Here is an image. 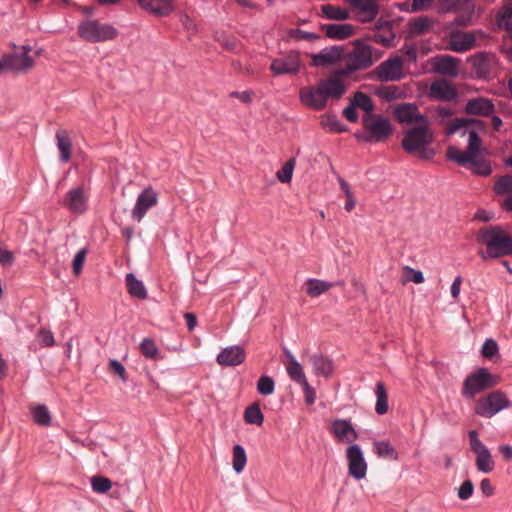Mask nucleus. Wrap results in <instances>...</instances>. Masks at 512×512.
I'll return each mask as SVG.
<instances>
[{
  "label": "nucleus",
  "mask_w": 512,
  "mask_h": 512,
  "mask_svg": "<svg viewBox=\"0 0 512 512\" xmlns=\"http://www.w3.org/2000/svg\"><path fill=\"white\" fill-rule=\"evenodd\" d=\"M347 90V84L332 71L326 78L320 79L313 86L300 89L299 97L303 105L313 110H323L329 99H340Z\"/></svg>",
  "instance_id": "1"
},
{
  "label": "nucleus",
  "mask_w": 512,
  "mask_h": 512,
  "mask_svg": "<svg viewBox=\"0 0 512 512\" xmlns=\"http://www.w3.org/2000/svg\"><path fill=\"white\" fill-rule=\"evenodd\" d=\"M383 51L374 48L365 40H355L353 47L348 52L344 51L343 61L345 65L333 71L342 81L350 78L353 74L371 68L375 62L381 59Z\"/></svg>",
  "instance_id": "2"
},
{
  "label": "nucleus",
  "mask_w": 512,
  "mask_h": 512,
  "mask_svg": "<svg viewBox=\"0 0 512 512\" xmlns=\"http://www.w3.org/2000/svg\"><path fill=\"white\" fill-rule=\"evenodd\" d=\"M478 240L486 246V255L482 254L483 259L512 255V237L499 227L480 229Z\"/></svg>",
  "instance_id": "3"
},
{
  "label": "nucleus",
  "mask_w": 512,
  "mask_h": 512,
  "mask_svg": "<svg viewBox=\"0 0 512 512\" xmlns=\"http://www.w3.org/2000/svg\"><path fill=\"white\" fill-rule=\"evenodd\" d=\"M498 384V375L493 374L487 367H477L463 380L461 396L467 400L474 399L476 395L492 389Z\"/></svg>",
  "instance_id": "4"
},
{
  "label": "nucleus",
  "mask_w": 512,
  "mask_h": 512,
  "mask_svg": "<svg viewBox=\"0 0 512 512\" xmlns=\"http://www.w3.org/2000/svg\"><path fill=\"white\" fill-rule=\"evenodd\" d=\"M432 140L433 136L428 129V123L416 125L406 131L402 139V147L410 154H417L422 159H430L434 156V151L427 146Z\"/></svg>",
  "instance_id": "5"
},
{
  "label": "nucleus",
  "mask_w": 512,
  "mask_h": 512,
  "mask_svg": "<svg viewBox=\"0 0 512 512\" xmlns=\"http://www.w3.org/2000/svg\"><path fill=\"white\" fill-rule=\"evenodd\" d=\"M512 408V401L502 390H494L479 398L474 413L482 418H492L503 410Z\"/></svg>",
  "instance_id": "6"
},
{
  "label": "nucleus",
  "mask_w": 512,
  "mask_h": 512,
  "mask_svg": "<svg viewBox=\"0 0 512 512\" xmlns=\"http://www.w3.org/2000/svg\"><path fill=\"white\" fill-rule=\"evenodd\" d=\"M363 126L366 133L361 139L366 142H383L392 133L389 120L378 114H366L363 117Z\"/></svg>",
  "instance_id": "7"
},
{
  "label": "nucleus",
  "mask_w": 512,
  "mask_h": 512,
  "mask_svg": "<svg viewBox=\"0 0 512 512\" xmlns=\"http://www.w3.org/2000/svg\"><path fill=\"white\" fill-rule=\"evenodd\" d=\"M79 35L90 42H102L116 37L115 28L96 20H87L79 25Z\"/></svg>",
  "instance_id": "8"
},
{
  "label": "nucleus",
  "mask_w": 512,
  "mask_h": 512,
  "mask_svg": "<svg viewBox=\"0 0 512 512\" xmlns=\"http://www.w3.org/2000/svg\"><path fill=\"white\" fill-rule=\"evenodd\" d=\"M470 449L476 454V468L481 473H490L494 468L492 454L489 448L480 440L477 430H469Z\"/></svg>",
  "instance_id": "9"
},
{
  "label": "nucleus",
  "mask_w": 512,
  "mask_h": 512,
  "mask_svg": "<svg viewBox=\"0 0 512 512\" xmlns=\"http://www.w3.org/2000/svg\"><path fill=\"white\" fill-rule=\"evenodd\" d=\"M346 459L349 476L358 481L364 479L367 474V462L359 444L352 443L346 448Z\"/></svg>",
  "instance_id": "10"
},
{
  "label": "nucleus",
  "mask_w": 512,
  "mask_h": 512,
  "mask_svg": "<svg viewBox=\"0 0 512 512\" xmlns=\"http://www.w3.org/2000/svg\"><path fill=\"white\" fill-rule=\"evenodd\" d=\"M482 141L476 131L471 130L469 132V141L467 150L465 152L460 151L454 146H450L447 149V158L449 160L457 162L461 166H467L468 162L472 160L474 156H479L481 150Z\"/></svg>",
  "instance_id": "11"
},
{
  "label": "nucleus",
  "mask_w": 512,
  "mask_h": 512,
  "mask_svg": "<svg viewBox=\"0 0 512 512\" xmlns=\"http://www.w3.org/2000/svg\"><path fill=\"white\" fill-rule=\"evenodd\" d=\"M30 51L31 47L24 45L15 49L13 53L5 55L7 69L17 73L30 70L34 65V60L29 55Z\"/></svg>",
  "instance_id": "12"
},
{
  "label": "nucleus",
  "mask_w": 512,
  "mask_h": 512,
  "mask_svg": "<svg viewBox=\"0 0 512 512\" xmlns=\"http://www.w3.org/2000/svg\"><path fill=\"white\" fill-rule=\"evenodd\" d=\"M300 69V54L296 51H290L282 57L273 59L270 65V70L274 76L297 74Z\"/></svg>",
  "instance_id": "13"
},
{
  "label": "nucleus",
  "mask_w": 512,
  "mask_h": 512,
  "mask_svg": "<svg viewBox=\"0 0 512 512\" xmlns=\"http://www.w3.org/2000/svg\"><path fill=\"white\" fill-rule=\"evenodd\" d=\"M473 72L478 78H489L496 71V56L489 52H479L469 58Z\"/></svg>",
  "instance_id": "14"
},
{
  "label": "nucleus",
  "mask_w": 512,
  "mask_h": 512,
  "mask_svg": "<svg viewBox=\"0 0 512 512\" xmlns=\"http://www.w3.org/2000/svg\"><path fill=\"white\" fill-rule=\"evenodd\" d=\"M377 78L381 81H398L403 77V60L400 56L390 57L375 69Z\"/></svg>",
  "instance_id": "15"
},
{
  "label": "nucleus",
  "mask_w": 512,
  "mask_h": 512,
  "mask_svg": "<svg viewBox=\"0 0 512 512\" xmlns=\"http://www.w3.org/2000/svg\"><path fill=\"white\" fill-rule=\"evenodd\" d=\"M311 66L328 67L333 66L344 58V48L342 46H331L322 49L319 53L311 54Z\"/></svg>",
  "instance_id": "16"
},
{
  "label": "nucleus",
  "mask_w": 512,
  "mask_h": 512,
  "mask_svg": "<svg viewBox=\"0 0 512 512\" xmlns=\"http://www.w3.org/2000/svg\"><path fill=\"white\" fill-rule=\"evenodd\" d=\"M350 6L355 18L366 23L373 21L378 14V5L375 0H345Z\"/></svg>",
  "instance_id": "17"
},
{
  "label": "nucleus",
  "mask_w": 512,
  "mask_h": 512,
  "mask_svg": "<svg viewBox=\"0 0 512 512\" xmlns=\"http://www.w3.org/2000/svg\"><path fill=\"white\" fill-rule=\"evenodd\" d=\"M158 202V195L152 187L145 188L137 197L134 208L132 209V218L140 222L147 211L154 207Z\"/></svg>",
  "instance_id": "18"
},
{
  "label": "nucleus",
  "mask_w": 512,
  "mask_h": 512,
  "mask_svg": "<svg viewBox=\"0 0 512 512\" xmlns=\"http://www.w3.org/2000/svg\"><path fill=\"white\" fill-rule=\"evenodd\" d=\"M330 433L340 442L351 443L358 439L359 433L355 430L350 419L336 418L331 422Z\"/></svg>",
  "instance_id": "19"
},
{
  "label": "nucleus",
  "mask_w": 512,
  "mask_h": 512,
  "mask_svg": "<svg viewBox=\"0 0 512 512\" xmlns=\"http://www.w3.org/2000/svg\"><path fill=\"white\" fill-rule=\"evenodd\" d=\"M246 359L245 350L239 345L223 348L216 356V362L223 367H235Z\"/></svg>",
  "instance_id": "20"
},
{
  "label": "nucleus",
  "mask_w": 512,
  "mask_h": 512,
  "mask_svg": "<svg viewBox=\"0 0 512 512\" xmlns=\"http://www.w3.org/2000/svg\"><path fill=\"white\" fill-rule=\"evenodd\" d=\"M88 195L83 187L70 189L64 200L63 205L72 213L81 214L87 209Z\"/></svg>",
  "instance_id": "21"
},
{
  "label": "nucleus",
  "mask_w": 512,
  "mask_h": 512,
  "mask_svg": "<svg viewBox=\"0 0 512 512\" xmlns=\"http://www.w3.org/2000/svg\"><path fill=\"white\" fill-rule=\"evenodd\" d=\"M447 45L450 50L463 53L476 46V37L473 32L452 31Z\"/></svg>",
  "instance_id": "22"
},
{
  "label": "nucleus",
  "mask_w": 512,
  "mask_h": 512,
  "mask_svg": "<svg viewBox=\"0 0 512 512\" xmlns=\"http://www.w3.org/2000/svg\"><path fill=\"white\" fill-rule=\"evenodd\" d=\"M395 117L400 123L417 125L427 124V119L421 115L413 104H402L395 109Z\"/></svg>",
  "instance_id": "23"
},
{
  "label": "nucleus",
  "mask_w": 512,
  "mask_h": 512,
  "mask_svg": "<svg viewBox=\"0 0 512 512\" xmlns=\"http://www.w3.org/2000/svg\"><path fill=\"white\" fill-rule=\"evenodd\" d=\"M495 110L494 104L490 99L477 97L469 99L465 106V112L468 115L490 116Z\"/></svg>",
  "instance_id": "24"
},
{
  "label": "nucleus",
  "mask_w": 512,
  "mask_h": 512,
  "mask_svg": "<svg viewBox=\"0 0 512 512\" xmlns=\"http://www.w3.org/2000/svg\"><path fill=\"white\" fill-rule=\"evenodd\" d=\"M321 30L328 38L344 40L355 34V27L352 24H322Z\"/></svg>",
  "instance_id": "25"
},
{
  "label": "nucleus",
  "mask_w": 512,
  "mask_h": 512,
  "mask_svg": "<svg viewBox=\"0 0 512 512\" xmlns=\"http://www.w3.org/2000/svg\"><path fill=\"white\" fill-rule=\"evenodd\" d=\"M459 62L452 56L442 55L435 59L434 68L441 75L456 77L459 73Z\"/></svg>",
  "instance_id": "26"
},
{
  "label": "nucleus",
  "mask_w": 512,
  "mask_h": 512,
  "mask_svg": "<svg viewBox=\"0 0 512 512\" xmlns=\"http://www.w3.org/2000/svg\"><path fill=\"white\" fill-rule=\"evenodd\" d=\"M457 93L451 83L446 80L435 81L430 86V96L443 101L455 99Z\"/></svg>",
  "instance_id": "27"
},
{
  "label": "nucleus",
  "mask_w": 512,
  "mask_h": 512,
  "mask_svg": "<svg viewBox=\"0 0 512 512\" xmlns=\"http://www.w3.org/2000/svg\"><path fill=\"white\" fill-rule=\"evenodd\" d=\"M314 372L318 376L329 377L334 370V363L331 358L321 353L313 354L310 357Z\"/></svg>",
  "instance_id": "28"
},
{
  "label": "nucleus",
  "mask_w": 512,
  "mask_h": 512,
  "mask_svg": "<svg viewBox=\"0 0 512 512\" xmlns=\"http://www.w3.org/2000/svg\"><path fill=\"white\" fill-rule=\"evenodd\" d=\"M139 5L159 16H166L172 11L173 0H138Z\"/></svg>",
  "instance_id": "29"
},
{
  "label": "nucleus",
  "mask_w": 512,
  "mask_h": 512,
  "mask_svg": "<svg viewBox=\"0 0 512 512\" xmlns=\"http://www.w3.org/2000/svg\"><path fill=\"white\" fill-rule=\"evenodd\" d=\"M376 396L375 412L378 415H385L389 410L388 392L385 384L378 381L374 388Z\"/></svg>",
  "instance_id": "30"
},
{
  "label": "nucleus",
  "mask_w": 512,
  "mask_h": 512,
  "mask_svg": "<svg viewBox=\"0 0 512 512\" xmlns=\"http://www.w3.org/2000/svg\"><path fill=\"white\" fill-rule=\"evenodd\" d=\"M373 451L378 458L398 460L399 454L388 440L374 441Z\"/></svg>",
  "instance_id": "31"
},
{
  "label": "nucleus",
  "mask_w": 512,
  "mask_h": 512,
  "mask_svg": "<svg viewBox=\"0 0 512 512\" xmlns=\"http://www.w3.org/2000/svg\"><path fill=\"white\" fill-rule=\"evenodd\" d=\"M320 15L329 20L344 21L350 18L349 11L340 6L324 4L320 7Z\"/></svg>",
  "instance_id": "32"
},
{
  "label": "nucleus",
  "mask_w": 512,
  "mask_h": 512,
  "mask_svg": "<svg viewBox=\"0 0 512 512\" xmlns=\"http://www.w3.org/2000/svg\"><path fill=\"white\" fill-rule=\"evenodd\" d=\"M334 285V283L319 279H309L304 284L306 294L312 298L322 295L334 287Z\"/></svg>",
  "instance_id": "33"
},
{
  "label": "nucleus",
  "mask_w": 512,
  "mask_h": 512,
  "mask_svg": "<svg viewBox=\"0 0 512 512\" xmlns=\"http://www.w3.org/2000/svg\"><path fill=\"white\" fill-rule=\"evenodd\" d=\"M243 418L247 424L261 426L264 423L265 416L261 410L260 404L253 402L244 410Z\"/></svg>",
  "instance_id": "34"
},
{
  "label": "nucleus",
  "mask_w": 512,
  "mask_h": 512,
  "mask_svg": "<svg viewBox=\"0 0 512 512\" xmlns=\"http://www.w3.org/2000/svg\"><path fill=\"white\" fill-rule=\"evenodd\" d=\"M57 146L60 151V158L63 162H68L71 157L72 143L66 130L56 132Z\"/></svg>",
  "instance_id": "35"
},
{
  "label": "nucleus",
  "mask_w": 512,
  "mask_h": 512,
  "mask_svg": "<svg viewBox=\"0 0 512 512\" xmlns=\"http://www.w3.org/2000/svg\"><path fill=\"white\" fill-rule=\"evenodd\" d=\"M247 463V454L245 448L240 444H235L232 449V467L236 474L243 472Z\"/></svg>",
  "instance_id": "36"
},
{
  "label": "nucleus",
  "mask_w": 512,
  "mask_h": 512,
  "mask_svg": "<svg viewBox=\"0 0 512 512\" xmlns=\"http://www.w3.org/2000/svg\"><path fill=\"white\" fill-rule=\"evenodd\" d=\"M126 285L128 288V292L131 296L145 299L147 296V291L144 284L138 280L132 273L126 275Z\"/></svg>",
  "instance_id": "37"
},
{
  "label": "nucleus",
  "mask_w": 512,
  "mask_h": 512,
  "mask_svg": "<svg viewBox=\"0 0 512 512\" xmlns=\"http://www.w3.org/2000/svg\"><path fill=\"white\" fill-rule=\"evenodd\" d=\"M32 418L34 422L40 426L47 427L51 424V414L45 404H37L32 410Z\"/></svg>",
  "instance_id": "38"
},
{
  "label": "nucleus",
  "mask_w": 512,
  "mask_h": 512,
  "mask_svg": "<svg viewBox=\"0 0 512 512\" xmlns=\"http://www.w3.org/2000/svg\"><path fill=\"white\" fill-rule=\"evenodd\" d=\"M287 373L289 377L299 385L307 380L303 367L294 355H290V364L287 367Z\"/></svg>",
  "instance_id": "39"
},
{
  "label": "nucleus",
  "mask_w": 512,
  "mask_h": 512,
  "mask_svg": "<svg viewBox=\"0 0 512 512\" xmlns=\"http://www.w3.org/2000/svg\"><path fill=\"white\" fill-rule=\"evenodd\" d=\"M410 33L413 35H422L427 33L433 26L432 20L427 16H421L409 23Z\"/></svg>",
  "instance_id": "40"
},
{
  "label": "nucleus",
  "mask_w": 512,
  "mask_h": 512,
  "mask_svg": "<svg viewBox=\"0 0 512 512\" xmlns=\"http://www.w3.org/2000/svg\"><path fill=\"white\" fill-rule=\"evenodd\" d=\"M141 354L150 360H158L161 358V352L156 346L154 340L150 338H144L139 345Z\"/></svg>",
  "instance_id": "41"
},
{
  "label": "nucleus",
  "mask_w": 512,
  "mask_h": 512,
  "mask_svg": "<svg viewBox=\"0 0 512 512\" xmlns=\"http://www.w3.org/2000/svg\"><path fill=\"white\" fill-rule=\"evenodd\" d=\"M93 492L97 494H106L113 486V482L102 475H94L90 479Z\"/></svg>",
  "instance_id": "42"
},
{
  "label": "nucleus",
  "mask_w": 512,
  "mask_h": 512,
  "mask_svg": "<svg viewBox=\"0 0 512 512\" xmlns=\"http://www.w3.org/2000/svg\"><path fill=\"white\" fill-rule=\"evenodd\" d=\"M256 390L262 396L272 395L275 391V380L267 374L261 375L257 380Z\"/></svg>",
  "instance_id": "43"
},
{
  "label": "nucleus",
  "mask_w": 512,
  "mask_h": 512,
  "mask_svg": "<svg viewBox=\"0 0 512 512\" xmlns=\"http://www.w3.org/2000/svg\"><path fill=\"white\" fill-rule=\"evenodd\" d=\"M466 167L472 172L482 176H488L492 172L489 162L478 156H474Z\"/></svg>",
  "instance_id": "44"
},
{
  "label": "nucleus",
  "mask_w": 512,
  "mask_h": 512,
  "mask_svg": "<svg viewBox=\"0 0 512 512\" xmlns=\"http://www.w3.org/2000/svg\"><path fill=\"white\" fill-rule=\"evenodd\" d=\"M469 125H476L479 128L484 127V123L480 120L473 119V118H456L447 128L448 134H454L459 129L469 126Z\"/></svg>",
  "instance_id": "45"
},
{
  "label": "nucleus",
  "mask_w": 512,
  "mask_h": 512,
  "mask_svg": "<svg viewBox=\"0 0 512 512\" xmlns=\"http://www.w3.org/2000/svg\"><path fill=\"white\" fill-rule=\"evenodd\" d=\"M481 356L484 359L493 360L496 356H499V346L495 339L487 338L481 346Z\"/></svg>",
  "instance_id": "46"
},
{
  "label": "nucleus",
  "mask_w": 512,
  "mask_h": 512,
  "mask_svg": "<svg viewBox=\"0 0 512 512\" xmlns=\"http://www.w3.org/2000/svg\"><path fill=\"white\" fill-rule=\"evenodd\" d=\"M352 103L354 106H356V108L364 110L366 114H372L371 111L373 110L374 106L371 98L368 95L362 92H356Z\"/></svg>",
  "instance_id": "47"
},
{
  "label": "nucleus",
  "mask_w": 512,
  "mask_h": 512,
  "mask_svg": "<svg viewBox=\"0 0 512 512\" xmlns=\"http://www.w3.org/2000/svg\"><path fill=\"white\" fill-rule=\"evenodd\" d=\"M475 491L474 483L471 479H465L462 484L457 488V497L462 501L470 499Z\"/></svg>",
  "instance_id": "48"
},
{
  "label": "nucleus",
  "mask_w": 512,
  "mask_h": 512,
  "mask_svg": "<svg viewBox=\"0 0 512 512\" xmlns=\"http://www.w3.org/2000/svg\"><path fill=\"white\" fill-rule=\"evenodd\" d=\"M295 163V158H291L277 172V178L280 182L289 183L291 181Z\"/></svg>",
  "instance_id": "49"
},
{
  "label": "nucleus",
  "mask_w": 512,
  "mask_h": 512,
  "mask_svg": "<svg viewBox=\"0 0 512 512\" xmlns=\"http://www.w3.org/2000/svg\"><path fill=\"white\" fill-rule=\"evenodd\" d=\"M288 37L290 39H294L297 41L305 40L309 42H314L318 39H320V35L316 33L306 32L301 29H290L288 31Z\"/></svg>",
  "instance_id": "50"
},
{
  "label": "nucleus",
  "mask_w": 512,
  "mask_h": 512,
  "mask_svg": "<svg viewBox=\"0 0 512 512\" xmlns=\"http://www.w3.org/2000/svg\"><path fill=\"white\" fill-rule=\"evenodd\" d=\"M321 125L323 128L328 129L331 132L345 131V127L336 116L327 115L323 117L321 120Z\"/></svg>",
  "instance_id": "51"
},
{
  "label": "nucleus",
  "mask_w": 512,
  "mask_h": 512,
  "mask_svg": "<svg viewBox=\"0 0 512 512\" xmlns=\"http://www.w3.org/2000/svg\"><path fill=\"white\" fill-rule=\"evenodd\" d=\"M108 369L113 374L117 375L121 379V381H123L124 383H126L128 381V375L126 372V368L119 360H117L115 358L109 359Z\"/></svg>",
  "instance_id": "52"
},
{
  "label": "nucleus",
  "mask_w": 512,
  "mask_h": 512,
  "mask_svg": "<svg viewBox=\"0 0 512 512\" xmlns=\"http://www.w3.org/2000/svg\"><path fill=\"white\" fill-rule=\"evenodd\" d=\"M36 338L41 347H53L55 345L53 333L46 328H40L36 334Z\"/></svg>",
  "instance_id": "53"
},
{
  "label": "nucleus",
  "mask_w": 512,
  "mask_h": 512,
  "mask_svg": "<svg viewBox=\"0 0 512 512\" xmlns=\"http://www.w3.org/2000/svg\"><path fill=\"white\" fill-rule=\"evenodd\" d=\"M495 191L498 194H512V176H502L495 183Z\"/></svg>",
  "instance_id": "54"
},
{
  "label": "nucleus",
  "mask_w": 512,
  "mask_h": 512,
  "mask_svg": "<svg viewBox=\"0 0 512 512\" xmlns=\"http://www.w3.org/2000/svg\"><path fill=\"white\" fill-rule=\"evenodd\" d=\"M404 282L412 281L416 284H421L424 282V276L421 271L414 270L409 266H405L403 268Z\"/></svg>",
  "instance_id": "55"
},
{
  "label": "nucleus",
  "mask_w": 512,
  "mask_h": 512,
  "mask_svg": "<svg viewBox=\"0 0 512 512\" xmlns=\"http://www.w3.org/2000/svg\"><path fill=\"white\" fill-rule=\"evenodd\" d=\"M498 25L500 28L508 26L512 23V5H506L497 16Z\"/></svg>",
  "instance_id": "56"
},
{
  "label": "nucleus",
  "mask_w": 512,
  "mask_h": 512,
  "mask_svg": "<svg viewBox=\"0 0 512 512\" xmlns=\"http://www.w3.org/2000/svg\"><path fill=\"white\" fill-rule=\"evenodd\" d=\"M87 250L85 248L79 250L75 255L72 263L73 273L79 275L85 262Z\"/></svg>",
  "instance_id": "57"
},
{
  "label": "nucleus",
  "mask_w": 512,
  "mask_h": 512,
  "mask_svg": "<svg viewBox=\"0 0 512 512\" xmlns=\"http://www.w3.org/2000/svg\"><path fill=\"white\" fill-rule=\"evenodd\" d=\"M300 385H301V387L303 389V392H304L305 402L308 405L314 404V402L316 400V391H315V389L309 384V382L307 380L305 382H303L302 384H300Z\"/></svg>",
  "instance_id": "58"
},
{
  "label": "nucleus",
  "mask_w": 512,
  "mask_h": 512,
  "mask_svg": "<svg viewBox=\"0 0 512 512\" xmlns=\"http://www.w3.org/2000/svg\"><path fill=\"white\" fill-rule=\"evenodd\" d=\"M480 490L485 497H491L495 493V488L489 478H484L480 482Z\"/></svg>",
  "instance_id": "59"
},
{
  "label": "nucleus",
  "mask_w": 512,
  "mask_h": 512,
  "mask_svg": "<svg viewBox=\"0 0 512 512\" xmlns=\"http://www.w3.org/2000/svg\"><path fill=\"white\" fill-rule=\"evenodd\" d=\"M14 262V255L11 251L0 247V264L10 266Z\"/></svg>",
  "instance_id": "60"
},
{
  "label": "nucleus",
  "mask_w": 512,
  "mask_h": 512,
  "mask_svg": "<svg viewBox=\"0 0 512 512\" xmlns=\"http://www.w3.org/2000/svg\"><path fill=\"white\" fill-rule=\"evenodd\" d=\"M465 10L467 12L466 15L458 16L455 19L456 24H458L460 26H466L469 23L470 18H471V14L473 13V6L471 4H469V3H466L465 4Z\"/></svg>",
  "instance_id": "61"
},
{
  "label": "nucleus",
  "mask_w": 512,
  "mask_h": 512,
  "mask_svg": "<svg viewBox=\"0 0 512 512\" xmlns=\"http://www.w3.org/2000/svg\"><path fill=\"white\" fill-rule=\"evenodd\" d=\"M462 282V277L457 276L450 287V293L454 301H457L459 298Z\"/></svg>",
  "instance_id": "62"
},
{
  "label": "nucleus",
  "mask_w": 512,
  "mask_h": 512,
  "mask_svg": "<svg viewBox=\"0 0 512 512\" xmlns=\"http://www.w3.org/2000/svg\"><path fill=\"white\" fill-rule=\"evenodd\" d=\"M217 40L227 50L231 51L236 47V40L233 37H227L224 34H221L217 37Z\"/></svg>",
  "instance_id": "63"
},
{
  "label": "nucleus",
  "mask_w": 512,
  "mask_h": 512,
  "mask_svg": "<svg viewBox=\"0 0 512 512\" xmlns=\"http://www.w3.org/2000/svg\"><path fill=\"white\" fill-rule=\"evenodd\" d=\"M344 117L350 122H356L358 120V113L356 111V106L351 102V104L343 110Z\"/></svg>",
  "instance_id": "64"
}]
</instances>
